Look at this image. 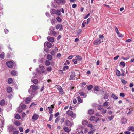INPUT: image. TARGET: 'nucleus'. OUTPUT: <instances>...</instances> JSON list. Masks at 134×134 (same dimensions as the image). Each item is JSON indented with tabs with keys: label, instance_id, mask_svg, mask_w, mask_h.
Segmentation results:
<instances>
[{
	"label": "nucleus",
	"instance_id": "obj_1",
	"mask_svg": "<svg viewBox=\"0 0 134 134\" xmlns=\"http://www.w3.org/2000/svg\"><path fill=\"white\" fill-rule=\"evenodd\" d=\"M38 86L35 85H31L30 88L28 90V92L30 94L32 95H34L35 91L38 89Z\"/></svg>",
	"mask_w": 134,
	"mask_h": 134
},
{
	"label": "nucleus",
	"instance_id": "obj_2",
	"mask_svg": "<svg viewBox=\"0 0 134 134\" xmlns=\"http://www.w3.org/2000/svg\"><path fill=\"white\" fill-rule=\"evenodd\" d=\"M66 113L68 115L71 116L72 118H75L76 116L75 113H73L71 111L69 110L66 112Z\"/></svg>",
	"mask_w": 134,
	"mask_h": 134
},
{
	"label": "nucleus",
	"instance_id": "obj_3",
	"mask_svg": "<svg viewBox=\"0 0 134 134\" xmlns=\"http://www.w3.org/2000/svg\"><path fill=\"white\" fill-rule=\"evenodd\" d=\"M52 105L50 107H49L46 108V109L47 110H48V111L49 112V113L50 114H51L52 113V111L53 110V108L54 107V105Z\"/></svg>",
	"mask_w": 134,
	"mask_h": 134
},
{
	"label": "nucleus",
	"instance_id": "obj_4",
	"mask_svg": "<svg viewBox=\"0 0 134 134\" xmlns=\"http://www.w3.org/2000/svg\"><path fill=\"white\" fill-rule=\"evenodd\" d=\"M65 124L67 126L71 127L73 125V122H71L68 119H66L65 121Z\"/></svg>",
	"mask_w": 134,
	"mask_h": 134
},
{
	"label": "nucleus",
	"instance_id": "obj_5",
	"mask_svg": "<svg viewBox=\"0 0 134 134\" xmlns=\"http://www.w3.org/2000/svg\"><path fill=\"white\" fill-rule=\"evenodd\" d=\"M6 64L9 68H11L13 66V62L12 61H8L6 62Z\"/></svg>",
	"mask_w": 134,
	"mask_h": 134
},
{
	"label": "nucleus",
	"instance_id": "obj_6",
	"mask_svg": "<svg viewBox=\"0 0 134 134\" xmlns=\"http://www.w3.org/2000/svg\"><path fill=\"white\" fill-rule=\"evenodd\" d=\"M100 40L98 38L94 40L93 42V44L96 45H98L100 44Z\"/></svg>",
	"mask_w": 134,
	"mask_h": 134
},
{
	"label": "nucleus",
	"instance_id": "obj_7",
	"mask_svg": "<svg viewBox=\"0 0 134 134\" xmlns=\"http://www.w3.org/2000/svg\"><path fill=\"white\" fill-rule=\"evenodd\" d=\"M57 89L59 90L60 94H62L63 93V90L61 87L60 86H57Z\"/></svg>",
	"mask_w": 134,
	"mask_h": 134
},
{
	"label": "nucleus",
	"instance_id": "obj_8",
	"mask_svg": "<svg viewBox=\"0 0 134 134\" xmlns=\"http://www.w3.org/2000/svg\"><path fill=\"white\" fill-rule=\"evenodd\" d=\"M39 117V115L37 114H34L32 117L33 119L37 120Z\"/></svg>",
	"mask_w": 134,
	"mask_h": 134
},
{
	"label": "nucleus",
	"instance_id": "obj_9",
	"mask_svg": "<svg viewBox=\"0 0 134 134\" xmlns=\"http://www.w3.org/2000/svg\"><path fill=\"white\" fill-rule=\"evenodd\" d=\"M8 129L10 133H11L14 130V127L13 126L10 125L8 126Z\"/></svg>",
	"mask_w": 134,
	"mask_h": 134
},
{
	"label": "nucleus",
	"instance_id": "obj_10",
	"mask_svg": "<svg viewBox=\"0 0 134 134\" xmlns=\"http://www.w3.org/2000/svg\"><path fill=\"white\" fill-rule=\"evenodd\" d=\"M78 93L81 96H83L84 98H86L87 96V95L83 92H82L81 90L79 91Z\"/></svg>",
	"mask_w": 134,
	"mask_h": 134
},
{
	"label": "nucleus",
	"instance_id": "obj_11",
	"mask_svg": "<svg viewBox=\"0 0 134 134\" xmlns=\"http://www.w3.org/2000/svg\"><path fill=\"white\" fill-rule=\"evenodd\" d=\"M75 73L74 72H71V75L70 76V79L72 80L75 79Z\"/></svg>",
	"mask_w": 134,
	"mask_h": 134
},
{
	"label": "nucleus",
	"instance_id": "obj_12",
	"mask_svg": "<svg viewBox=\"0 0 134 134\" xmlns=\"http://www.w3.org/2000/svg\"><path fill=\"white\" fill-rule=\"evenodd\" d=\"M127 122V119L126 118H121V123L122 124H125Z\"/></svg>",
	"mask_w": 134,
	"mask_h": 134
},
{
	"label": "nucleus",
	"instance_id": "obj_13",
	"mask_svg": "<svg viewBox=\"0 0 134 134\" xmlns=\"http://www.w3.org/2000/svg\"><path fill=\"white\" fill-rule=\"evenodd\" d=\"M47 39L49 41L51 42H53L54 41V38L52 37H48Z\"/></svg>",
	"mask_w": 134,
	"mask_h": 134
},
{
	"label": "nucleus",
	"instance_id": "obj_14",
	"mask_svg": "<svg viewBox=\"0 0 134 134\" xmlns=\"http://www.w3.org/2000/svg\"><path fill=\"white\" fill-rule=\"evenodd\" d=\"M56 28L57 29H58L60 28V30H61L62 29H63V27L62 25L59 24H57L56 26Z\"/></svg>",
	"mask_w": 134,
	"mask_h": 134
},
{
	"label": "nucleus",
	"instance_id": "obj_15",
	"mask_svg": "<svg viewBox=\"0 0 134 134\" xmlns=\"http://www.w3.org/2000/svg\"><path fill=\"white\" fill-rule=\"evenodd\" d=\"M56 32H55L54 31H51L50 33H49V35L52 36H55L56 35Z\"/></svg>",
	"mask_w": 134,
	"mask_h": 134
},
{
	"label": "nucleus",
	"instance_id": "obj_16",
	"mask_svg": "<svg viewBox=\"0 0 134 134\" xmlns=\"http://www.w3.org/2000/svg\"><path fill=\"white\" fill-rule=\"evenodd\" d=\"M56 10L54 9H51L50 10V13L51 14L53 15L54 14H55Z\"/></svg>",
	"mask_w": 134,
	"mask_h": 134
},
{
	"label": "nucleus",
	"instance_id": "obj_17",
	"mask_svg": "<svg viewBox=\"0 0 134 134\" xmlns=\"http://www.w3.org/2000/svg\"><path fill=\"white\" fill-rule=\"evenodd\" d=\"M31 99L29 97H27L25 100V102L26 104H28L31 101Z\"/></svg>",
	"mask_w": 134,
	"mask_h": 134
},
{
	"label": "nucleus",
	"instance_id": "obj_18",
	"mask_svg": "<svg viewBox=\"0 0 134 134\" xmlns=\"http://www.w3.org/2000/svg\"><path fill=\"white\" fill-rule=\"evenodd\" d=\"M65 132L69 133L70 132V130L67 127H64L63 128Z\"/></svg>",
	"mask_w": 134,
	"mask_h": 134
},
{
	"label": "nucleus",
	"instance_id": "obj_19",
	"mask_svg": "<svg viewBox=\"0 0 134 134\" xmlns=\"http://www.w3.org/2000/svg\"><path fill=\"white\" fill-rule=\"evenodd\" d=\"M47 47L49 48H51L52 46V44L50 43L47 42L46 44Z\"/></svg>",
	"mask_w": 134,
	"mask_h": 134
},
{
	"label": "nucleus",
	"instance_id": "obj_20",
	"mask_svg": "<svg viewBox=\"0 0 134 134\" xmlns=\"http://www.w3.org/2000/svg\"><path fill=\"white\" fill-rule=\"evenodd\" d=\"M77 130L79 134H83V131L81 129L78 128Z\"/></svg>",
	"mask_w": 134,
	"mask_h": 134
},
{
	"label": "nucleus",
	"instance_id": "obj_21",
	"mask_svg": "<svg viewBox=\"0 0 134 134\" xmlns=\"http://www.w3.org/2000/svg\"><path fill=\"white\" fill-rule=\"evenodd\" d=\"M94 110L92 109H91L88 110V113L90 115H92L94 113Z\"/></svg>",
	"mask_w": 134,
	"mask_h": 134
},
{
	"label": "nucleus",
	"instance_id": "obj_22",
	"mask_svg": "<svg viewBox=\"0 0 134 134\" xmlns=\"http://www.w3.org/2000/svg\"><path fill=\"white\" fill-rule=\"evenodd\" d=\"M95 116H92L90 117L89 119L90 120L95 121Z\"/></svg>",
	"mask_w": 134,
	"mask_h": 134
},
{
	"label": "nucleus",
	"instance_id": "obj_23",
	"mask_svg": "<svg viewBox=\"0 0 134 134\" xmlns=\"http://www.w3.org/2000/svg\"><path fill=\"white\" fill-rule=\"evenodd\" d=\"M77 98L78 102L82 103L83 102V100L82 99L80 96L77 97Z\"/></svg>",
	"mask_w": 134,
	"mask_h": 134
},
{
	"label": "nucleus",
	"instance_id": "obj_24",
	"mask_svg": "<svg viewBox=\"0 0 134 134\" xmlns=\"http://www.w3.org/2000/svg\"><path fill=\"white\" fill-rule=\"evenodd\" d=\"M12 91V89L10 87H9L7 88V92L8 93H10Z\"/></svg>",
	"mask_w": 134,
	"mask_h": 134
},
{
	"label": "nucleus",
	"instance_id": "obj_25",
	"mask_svg": "<svg viewBox=\"0 0 134 134\" xmlns=\"http://www.w3.org/2000/svg\"><path fill=\"white\" fill-rule=\"evenodd\" d=\"M45 64L46 66H48L50 64V62L49 60H47L45 62Z\"/></svg>",
	"mask_w": 134,
	"mask_h": 134
},
{
	"label": "nucleus",
	"instance_id": "obj_26",
	"mask_svg": "<svg viewBox=\"0 0 134 134\" xmlns=\"http://www.w3.org/2000/svg\"><path fill=\"white\" fill-rule=\"evenodd\" d=\"M128 130L129 131H132L134 132V127L131 126L129 127L128 129Z\"/></svg>",
	"mask_w": 134,
	"mask_h": 134
},
{
	"label": "nucleus",
	"instance_id": "obj_27",
	"mask_svg": "<svg viewBox=\"0 0 134 134\" xmlns=\"http://www.w3.org/2000/svg\"><path fill=\"white\" fill-rule=\"evenodd\" d=\"M55 14L57 15H61L60 11L59 10H56Z\"/></svg>",
	"mask_w": 134,
	"mask_h": 134
},
{
	"label": "nucleus",
	"instance_id": "obj_28",
	"mask_svg": "<svg viewBox=\"0 0 134 134\" xmlns=\"http://www.w3.org/2000/svg\"><path fill=\"white\" fill-rule=\"evenodd\" d=\"M94 90L95 91H98L99 90V88L98 86H95L94 87Z\"/></svg>",
	"mask_w": 134,
	"mask_h": 134
},
{
	"label": "nucleus",
	"instance_id": "obj_29",
	"mask_svg": "<svg viewBox=\"0 0 134 134\" xmlns=\"http://www.w3.org/2000/svg\"><path fill=\"white\" fill-rule=\"evenodd\" d=\"M47 59L49 60H51L52 59V57L51 55L48 54L47 55Z\"/></svg>",
	"mask_w": 134,
	"mask_h": 134
},
{
	"label": "nucleus",
	"instance_id": "obj_30",
	"mask_svg": "<svg viewBox=\"0 0 134 134\" xmlns=\"http://www.w3.org/2000/svg\"><path fill=\"white\" fill-rule=\"evenodd\" d=\"M116 72L117 75L118 76H120L121 74L120 71L118 69H117L116 70Z\"/></svg>",
	"mask_w": 134,
	"mask_h": 134
},
{
	"label": "nucleus",
	"instance_id": "obj_31",
	"mask_svg": "<svg viewBox=\"0 0 134 134\" xmlns=\"http://www.w3.org/2000/svg\"><path fill=\"white\" fill-rule=\"evenodd\" d=\"M13 82V80L11 78H9L8 80V82L9 84H11Z\"/></svg>",
	"mask_w": 134,
	"mask_h": 134
},
{
	"label": "nucleus",
	"instance_id": "obj_32",
	"mask_svg": "<svg viewBox=\"0 0 134 134\" xmlns=\"http://www.w3.org/2000/svg\"><path fill=\"white\" fill-rule=\"evenodd\" d=\"M56 19L57 21L59 23H60L62 21V19L60 18L59 16H58L56 17Z\"/></svg>",
	"mask_w": 134,
	"mask_h": 134
},
{
	"label": "nucleus",
	"instance_id": "obj_33",
	"mask_svg": "<svg viewBox=\"0 0 134 134\" xmlns=\"http://www.w3.org/2000/svg\"><path fill=\"white\" fill-rule=\"evenodd\" d=\"M111 97L115 99H118V97L115 94H113L111 95Z\"/></svg>",
	"mask_w": 134,
	"mask_h": 134
},
{
	"label": "nucleus",
	"instance_id": "obj_34",
	"mask_svg": "<svg viewBox=\"0 0 134 134\" xmlns=\"http://www.w3.org/2000/svg\"><path fill=\"white\" fill-rule=\"evenodd\" d=\"M5 102L3 99L2 100L0 101V104L2 106L3 105L5 104Z\"/></svg>",
	"mask_w": 134,
	"mask_h": 134
},
{
	"label": "nucleus",
	"instance_id": "obj_35",
	"mask_svg": "<svg viewBox=\"0 0 134 134\" xmlns=\"http://www.w3.org/2000/svg\"><path fill=\"white\" fill-rule=\"evenodd\" d=\"M11 74L12 75L14 76L15 75H16L17 74V72L13 70L12 71Z\"/></svg>",
	"mask_w": 134,
	"mask_h": 134
},
{
	"label": "nucleus",
	"instance_id": "obj_36",
	"mask_svg": "<svg viewBox=\"0 0 134 134\" xmlns=\"http://www.w3.org/2000/svg\"><path fill=\"white\" fill-rule=\"evenodd\" d=\"M98 109L100 110H102L103 109V108L101 105H99L98 107Z\"/></svg>",
	"mask_w": 134,
	"mask_h": 134
},
{
	"label": "nucleus",
	"instance_id": "obj_37",
	"mask_svg": "<svg viewBox=\"0 0 134 134\" xmlns=\"http://www.w3.org/2000/svg\"><path fill=\"white\" fill-rule=\"evenodd\" d=\"M76 59L79 61H81L82 60V57L80 56H76Z\"/></svg>",
	"mask_w": 134,
	"mask_h": 134
},
{
	"label": "nucleus",
	"instance_id": "obj_38",
	"mask_svg": "<svg viewBox=\"0 0 134 134\" xmlns=\"http://www.w3.org/2000/svg\"><path fill=\"white\" fill-rule=\"evenodd\" d=\"M109 104V102L107 101H106L104 103V104L103 105V107H105L106 106H107Z\"/></svg>",
	"mask_w": 134,
	"mask_h": 134
},
{
	"label": "nucleus",
	"instance_id": "obj_39",
	"mask_svg": "<svg viewBox=\"0 0 134 134\" xmlns=\"http://www.w3.org/2000/svg\"><path fill=\"white\" fill-rule=\"evenodd\" d=\"M15 117L16 119H20L21 117L20 115L18 114H17L15 115Z\"/></svg>",
	"mask_w": 134,
	"mask_h": 134
},
{
	"label": "nucleus",
	"instance_id": "obj_40",
	"mask_svg": "<svg viewBox=\"0 0 134 134\" xmlns=\"http://www.w3.org/2000/svg\"><path fill=\"white\" fill-rule=\"evenodd\" d=\"M15 124L17 126L20 125L21 124L20 122L18 121H16L15 123Z\"/></svg>",
	"mask_w": 134,
	"mask_h": 134
},
{
	"label": "nucleus",
	"instance_id": "obj_41",
	"mask_svg": "<svg viewBox=\"0 0 134 134\" xmlns=\"http://www.w3.org/2000/svg\"><path fill=\"white\" fill-rule=\"evenodd\" d=\"M1 125L0 126V128H1V129H2V128L3 127V126H4L3 124H4V121H1Z\"/></svg>",
	"mask_w": 134,
	"mask_h": 134
},
{
	"label": "nucleus",
	"instance_id": "obj_42",
	"mask_svg": "<svg viewBox=\"0 0 134 134\" xmlns=\"http://www.w3.org/2000/svg\"><path fill=\"white\" fill-rule=\"evenodd\" d=\"M93 87V86L92 85H90L87 86V88L89 90H91Z\"/></svg>",
	"mask_w": 134,
	"mask_h": 134
},
{
	"label": "nucleus",
	"instance_id": "obj_43",
	"mask_svg": "<svg viewBox=\"0 0 134 134\" xmlns=\"http://www.w3.org/2000/svg\"><path fill=\"white\" fill-rule=\"evenodd\" d=\"M32 82L33 83L35 84H36L38 83V81L37 79H35L32 80Z\"/></svg>",
	"mask_w": 134,
	"mask_h": 134
},
{
	"label": "nucleus",
	"instance_id": "obj_44",
	"mask_svg": "<svg viewBox=\"0 0 134 134\" xmlns=\"http://www.w3.org/2000/svg\"><path fill=\"white\" fill-rule=\"evenodd\" d=\"M39 68L41 70H42L44 69V67L42 65H39Z\"/></svg>",
	"mask_w": 134,
	"mask_h": 134
},
{
	"label": "nucleus",
	"instance_id": "obj_45",
	"mask_svg": "<svg viewBox=\"0 0 134 134\" xmlns=\"http://www.w3.org/2000/svg\"><path fill=\"white\" fill-rule=\"evenodd\" d=\"M4 54L3 53H2L0 54V57L1 58L3 59L4 58Z\"/></svg>",
	"mask_w": 134,
	"mask_h": 134
},
{
	"label": "nucleus",
	"instance_id": "obj_46",
	"mask_svg": "<svg viewBox=\"0 0 134 134\" xmlns=\"http://www.w3.org/2000/svg\"><path fill=\"white\" fill-rule=\"evenodd\" d=\"M54 1L58 4H60V0H54Z\"/></svg>",
	"mask_w": 134,
	"mask_h": 134
},
{
	"label": "nucleus",
	"instance_id": "obj_47",
	"mask_svg": "<svg viewBox=\"0 0 134 134\" xmlns=\"http://www.w3.org/2000/svg\"><path fill=\"white\" fill-rule=\"evenodd\" d=\"M88 123V122L86 120H84L82 121V124L83 125H86Z\"/></svg>",
	"mask_w": 134,
	"mask_h": 134
},
{
	"label": "nucleus",
	"instance_id": "obj_48",
	"mask_svg": "<svg viewBox=\"0 0 134 134\" xmlns=\"http://www.w3.org/2000/svg\"><path fill=\"white\" fill-rule=\"evenodd\" d=\"M47 71H51L52 70V68L50 67H49L46 68Z\"/></svg>",
	"mask_w": 134,
	"mask_h": 134
},
{
	"label": "nucleus",
	"instance_id": "obj_49",
	"mask_svg": "<svg viewBox=\"0 0 134 134\" xmlns=\"http://www.w3.org/2000/svg\"><path fill=\"white\" fill-rule=\"evenodd\" d=\"M109 96V95L107 93L105 94L104 98L105 99H107Z\"/></svg>",
	"mask_w": 134,
	"mask_h": 134
},
{
	"label": "nucleus",
	"instance_id": "obj_50",
	"mask_svg": "<svg viewBox=\"0 0 134 134\" xmlns=\"http://www.w3.org/2000/svg\"><path fill=\"white\" fill-rule=\"evenodd\" d=\"M114 116L113 115L110 116L108 117V119L110 120L111 121L114 118Z\"/></svg>",
	"mask_w": 134,
	"mask_h": 134
},
{
	"label": "nucleus",
	"instance_id": "obj_51",
	"mask_svg": "<svg viewBox=\"0 0 134 134\" xmlns=\"http://www.w3.org/2000/svg\"><path fill=\"white\" fill-rule=\"evenodd\" d=\"M59 120H60V118H59V117H58L56 118L55 122L56 123H57V122H58L59 121Z\"/></svg>",
	"mask_w": 134,
	"mask_h": 134
},
{
	"label": "nucleus",
	"instance_id": "obj_52",
	"mask_svg": "<svg viewBox=\"0 0 134 134\" xmlns=\"http://www.w3.org/2000/svg\"><path fill=\"white\" fill-rule=\"evenodd\" d=\"M26 105L25 104H22L21 106V108L22 109H25Z\"/></svg>",
	"mask_w": 134,
	"mask_h": 134
},
{
	"label": "nucleus",
	"instance_id": "obj_53",
	"mask_svg": "<svg viewBox=\"0 0 134 134\" xmlns=\"http://www.w3.org/2000/svg\"><path fill=\"white\" fill-rule=\"evenodd\" d=\"M51 22L52 24H54L55 23V20L54 19H52L51 20Z\"/></svg>",
	"mask_w": 134,
	"mask_h": 134
},
{
	"label": "nucleus",
	"instance_id": "obj_54",
	"mask_svg": "<svg viewBox=\"0 0 134 134\" xmlns=\"http://www.w3.org/2000/svg\"><path fill=\"white\" fill-rule=\"evenodd\" d=\"M53 115L52 114H51L50 116L49 119L48 121H50L52 120L53 118Z\"/></svg>",
	"mask_w": 134,
	"mask_h": 134
},
{
	"label": "nucleus",
	"instance_id": "obj_55",
	"mask_svg": "<svg viewBox=\"0 0 134 134\" xmlns=\"http://www.w3.org/2000/svg\"><path fill=\"white\" fill-rule=\"evenodd\" d=\"M120 64L123 66V67H124L125 66V63L123 62H121L120 63Z\"/></svg>",
	"mask_w": 134,
	"mask_h": 134
},
{
	"label": "nucleus",
	"instance_id": "obj_56",
	"mask_svg": "<svg viewBox=\"0 0 134 134\" xmlns=\"http://www.w3.org/2000/svg\"><path fill=\"white\" fill-rule=\"evenodd\" d=\"M19 129L21 132H22L23 131V129L22 127H19Z\"/></svg>",
	"mask_w": 134,
	"mask_h": 134
},
{
	"label": "nucleus",
	"instance_id": "obj_57",
	"mask_svg": "<svg viewBox=\"0 0 134 134\" xmlns=\"http://www.w3.org/2000/svg\"><path fill=\"white\" fill-rule=\"evenodd\" d=\"M65 118H63L60 120L61 122L62 123L65 120Z\"/></svg>",
	"mask_w": 134,
	"mask_h": 134
},
{
	"label": "nucleus",
	"instance_id": "obj_58",
	"mask_svg": "<svg viewBox=\"0 0 134 134\" xmlns=\"http://www.w3.org/2000/svg\"><path fill=\"white\" fill-rule=\"evenodd\" d=\"M82 31V30L81 29H79L77 32V34H80Z\"/></svg>",
	"mask_w": 134,
	"mask_h": 134
},
{
	"label": "nucleus",
	"instance_id": "obj_59",
	"mask_svg": "<svg viewBox=\"0 0 134 134\" xmlns=\"http://www.w3.org/2000/svg\"><path fill=\"white\" fill-rule=\"evenodd\" d=\"M77 6V5L76 4H74L72 5V7L73 8H75Z\"/></svg>",
	"mask_w": 134,
	"mask_h": 134
},
{
	"label": "nucleus",
	"instance_id": "obj_60",
	"mask_svg": "<svg viewBox=\"0 0 134 134\" xmlns=\"http://www.w3.org/2000/svg\"><path fill=\"white\" fill-rule=\"evenodd\" d=\"M69 68V67L67 66H65L63 67V70H65V69H67Z\"/></svg>",
	"mask_w": 134,
	"mask_h": 134
},
{
	"label": "nucleus",
	"instance_id": "obj_61",
	"mask_svg": "<svg viewBox=\"0 0 134 134\" xmlns=\"http://www.w3.org/2000/svg\"><path fill=\"white\" fill-rule=\"evenodd\" d=\"M60 3H62L63 4H64L65 3V0H60Z\"/></svg>",
	"mask_w": 134,
	"mask_h": 134
},
{
	"label": "nucleus",
	"instance_id": "obj_62",
	"mask_svg": "<svg viewBox=\"0 0 134 134\" xmlns=\"http://www.w3.org/2000/svg\"><path fill=\"white\" fill-rule=\"evenodd\" d=\"M36 70L37 72H38V73L40 74H41V71L39 70L38 68L36 69Z\"/></svg>",
	"mask_w": 134,
	"mask_h": 134
},
{
	"label": "nucleus",
	"instance_id": "obj_63",
	"mask_svg": "<svg viewBox=\"0 0 134 134\" xmlns=\"http://www.w3.org/2000/svg\"><path fill=\"white\" fill-rule=\"evenodd\" d=\"M118 35L119 37H123V35L122 34L120 33H119Z\"/></svg>",
	"mask_w": 134,
	"mask_h": 134
},
{
	"label": "nucleus",
	"instance_id": "obj_64",
	"mask_svg": "<svg viewBox=\"0 0 134 134\" xmlns=\"http://www.w3.org/2000/svg\"><path fill=\"white\" fill-rule=\"evenodd\" d=\"M121 81L122 82V83L124 84H126L127 83V82L126 81L123 80H121Z\"/></svg>",
	"mask_w": 134,
	"mask_h": 134
}]
</instances>
